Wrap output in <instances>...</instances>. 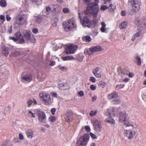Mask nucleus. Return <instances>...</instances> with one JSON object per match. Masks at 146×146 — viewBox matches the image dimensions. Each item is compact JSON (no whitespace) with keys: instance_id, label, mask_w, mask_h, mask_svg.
Masks as SVG:
<instances>
[{"instance_id":"1","label":"nucleus","mask_w":146,"mask_h":146,"mask_svg":"<svg viewBox=\"0 0 146 146\" xmlns=\"http://www.w3.org/2000/svg\"><path fill=\"white\" fill-rule=\"evenodd\" d=\"M99 11V9L98 4L96 3H94L92 4L89 6L88 7L85 11V12L87 15L93 16L94 18L93 22L95 24H96L98 21L96 18L97 16Z\"/></svg>"},{"instance_id":"2","label":"nucleus","mask_w":146,"mask_h":146,"mask_svg":"<svg viewBox=\"0 0 146 146\" xmlns=\"http://www.w3.org/2000/svg\"><path fill=\"white\" fill-rule=\"evenodd\" d=\"M27 17L22 12L20 13L17 17L14 23V26L16 27H20L22 25L27 24Z\"/></svg>"},{"instance_id":"3","label":"nucleus","mask_w":146,"mask_h":146,"mask_svg":"<svg viewBox=\"0 0 146 146\" xmlns=\"http://www.w3.org/2000/svg\"><path fill=\"white\" fill-rule=\"evenodd\" d=\"M137 0H129L128 3L129 5L132 6L133 8L129 12L131 15L135 14L139 10L140 7Z\"/></svg>"},{"instance_id":"4","label":"nucleus","mask_w":146,"mask_h":146,"mask_svg":"<svg viewBox=\"0 0 146 146\" xmlns=\"http://www.w3.org/2000/svg\"><path fill=\"white\" fill-rule=\"evenodd\" d=\"M90 136L88 134H85L81 136L76 143L77 146H86L89 140Z\"/></svg>"},{"instance_id":"5","label":"nucleus","mask_w":146,"mask_h":146,"mask_svg":"<svg viewBox=\"0 0 146 146\" xmlns=\"http://www.w3.org/2000/svg\"><path fill=\"white\" fill-rule=\"evenodd\" d=\"M63 26L65 29H67L68 30L75 28L76 27V24L75 20L72 18L66 21L65 22V24H64Z\"/></svg>"},{"instance_id":"6","label":"nucleus","mask_w":146,"mask_h":146,"mask_svg":"<svg viewBox=\"0 0 146 146\" xmlns=\"http://www.w3.org/2000/svg\"><path fill=\"white\" fill-rule=\"evenodd\" d=\"M37 115L39 121L43 124H45L46 122V117L45 113L38 110L37 111Z\"/></svg>"},{"instance_id":"7","label":"nucleus","mask_w":146,"mask_h":146,"mask_svg":"<svg viewBox=\"0 0 146 146\" xmlns=\"http://www.w3.org/2000/svg\"><path fill=\"white\" fill-rule=\"evenodd\" d=\"M136 129L132 127L129 130H126L125 131V134L128 139H131L133 138L136 133Z\"/></svg>"},{"instance_id":"8","label":"nucleus","mask_w":146,"mask_h":146,"mask_svg":"<svg viewBox=\"0 0 146 146\" xmlns=\"http://www.w3.org/2000/svg\"><path fill=\"white\" fill-rule=\"evenodd\" d=\"M94 127L95 130L98 132L102 131V127L101 122L97 119L91 121Z\"/></svg>"},{"instance_id":"9","label":"nucleus","mask_w":146,"mask_h":146,"mask_svg":"<svg viewBox=\"0 0 146 146\" xmlns=\"http://www.w3.org/2000/svg\"><path fill=\"white\" fill-rule=\"evenodd\" d=\"M39 96L40 97L42 98L46 105H48L51 103L50 96L49 94L40 93Z\"/></svg>"},{"instance_id":"10","label":"nucleus","mask_w":146,"mask_h":146,"mask_svg":"<svg viewBox=\"0 0 146 146\" xmlns=\"http://www.w3.org/2000/svg\"><path fill=\"white\" fill-rule=\"evenodd\" d=\"M31 32L27 31L24 33V36L26 40H29L33 43H35L36 42L34 38L31 37Z\"/></svg>"},{"instance_id":"11","label":"nucleus","mask_w":146,"mask_h":146,"mask_svg":"<svg viewBox=\"0 0 146 146\" xmlns=\"http://www.w3.org/2000/svg\"><path fill=\"white\" fill-rule=\"evenodd\" d=\"M138 27L142 30L146 27V18H144L138 22Z\"/></svg>"},{"instance_id":"12","label":"nucleus","mask_w":146,"mask_h":146,"mask_svg":"<svg viewBox=\"0 0 146 146\" xmlns=\"http://www.w3.org/2000/svg\"><path fill=\"white\" fill-rule=\"evenodd\" d=\"M77 48V46L76 45H73L71 44L68 46V48L69 50V52L68 51V50H67L65 51L66 52L67 54H68L69 53L70 54L74 53L76 49Z\"/></svg>"},{"instance_id":"13","label":"nucleus","mask_w":146,"mask_h":146,"mask_svg":"<svg viewBox=\"0 0 146 146\" xmlns=\"http://www.w3.org/2000/svg\"><path fill=\"white\" fill-rule=\"evenodd\" d=\"M129 117L128 114H127L125 112H121L119 115V120L120 121L122 122L126 119H129Z\"/></svg>"},{"instance_id":"14","label":"nucleus","mask_w":146,"mask_h":146,"mask_svg":"<svg viewBox=\"0 0 146 146\" xmlns=\"http://www.w3.org/2000/svg\"><path fill=\"white\" fill-rule=\"evenodd\" d=\"M65 119L68 122L72 121L73 119L72 113V112H68L65 115Z\"/></svg>"},{"instance_id":"15","label":"nucleus","mask_w":146,"mask_h":146,"mask_svg":"<svg viewBox=\"0 0 146 146\" xmlns=\"http://www.w3.org/2000/svg\"><path fill=\"white\" fill-rule=\"evenodd\" d=\"M34 132L33 130L29 129L26 131V135L27 137L30 139H32L34 135Z\"/></svg>"},{"instance_id":"16","label":"nucleus","mask_w":146,"mask_h":146,"mask_svg":"<svg viewBox=\"0 0 146 146\" xmlns=\"http://www.w3.org/2000/svg\"><path fill=\"white\" fill-rule=\"evenodd\" d=\"M59 88L62 90H66L69 88V86L66 83H61L58 85Z\"/></svg>"},{"instance_id":"17","label":"nucleus","mask_w":146,"mask_h":146,"mask_svg":"<svg viewBox=\"0 0 146 146\" xmlns=\"http://www.w3.org/2000/svg\"><path fill=\"white\" fill-rule=\"evenodd\" d=\"M118 96V94L116 91H114L113 92L109 94L108 95V98L109 100L116 98Z\"/></svg>"},{"instance_id":"18","label":"nucleus","mask_w":146,"mask_h":146,"mask_svg":"<svg viewBox=\"0 0 146 146\" xmlns=\"http://www.w3.org/2000/svg\"><path fill=\"white\" fill-rule=\"evenodd\" d=\"M108 112L109 114V117L112 118L115 115V109L113 108H109L108 109Z\"/></svg>"},{"instance_id":"19","label":"nucleus","mask_w":146,"mask_h":146,"mask_svg":"<svg viewBox=\"0 0 146 146\" xmlns=\"http://www.w3.org/2000/svg\"><path fill=\"white\" fill-rule=\"evenodd\" d=\"M22 78L23 80L26 81L30 82L32 80V78L31 74H29L25 76L22 75Z\"/></svg>"},{"instance_id":"20","label":"nucleus","mask_w":146,"mask_h":146,"mask_svg":"<svg viewBox=\"0 0 146 146\" xmlns=\"http://www.w3.org/2000/svg\"><path fill=\"white\" fill-rule=\"evenodd\" d=\"M90 20L86 16L84 17L83 19V23H82L83 26H87L89 27V26L88 25H87L88 24L90 23Z\"/></svg>"},{"instance_id":"21","label":"nucleus","mask_w":146,"mask_h":146,"mask_svg":"<svg viewBox=\"0 0 146 146\" xmlns=\"http://www.w3.org/2000/svg\"><path fill=\"white\" fill-rule=\"evenodd\" d=\"M128 120L129 119H126L123 121L122 122H123L125 125L127 126H131L134 129L137 128V126L135 125H133L131 124V123H130L128 121Z\"/></svg>"},{"instance_id":"22","label":"nucleus","mask_w":146,"mask_h":146,"mask_svg":"<svg viewBox=\"0 0 146 146\" xmlns=\"http://www.w3.org/2000/svg\"><path fill=\"white\" fill-rule=\"evenodd\" d=\"M2 53L7 56L9 54V48L7 47H3L2 49Z\"/></svg>"},{"instance_id":"23","label":"nucleus","mask_w":146,"mask_h":146,"mask_svg":"<svg viewBox=\"0 0 146 146\" xmlns=\"http://www.w3.org/2000/svg\"><path fill=\"white\" fill-rule=\"evenodd\" d=\"M90 50L92 52H93L94 53L96 52L100 51L102 50L101 47L100 46L90 48Z\"/></svg>"},{"instance_id":"24","label":"nucleus","mask_w":146,"mask_h":146,"mask_svg":"<svg viewBox=\"0 0 146 146\" xmlns=\"http://www.w3.org/2000/svg\"><path fill=\"white\" fill-rule=\"evenodd\" d=\"M10 108L9 107H7L5 108L4 111V115L2 117V114L1 113H0V117H1L3 118L4 116H5L7 114H8L10 112Z\"/></svg>"},{"instance_id":"25","label":"nucleus","mask_w":146,"mask_h":146,"mask_svg":"<svg viewBox=\"0 0 146 146\" xmlns=\"http://www.w3.org/2000/svg\"><path fill=\"white\" fill-rule=\"evenodd\" d=\"M62 58L64 61L68 60H73L75 59L72 56H65L64 57H62Z\"/></svg>"},{"instance_id":"26","label":"nucleus","mask_w":146,"mask_h":146,"mask_svg":"<svg viewBox=\"0 0 146 146\" xmlns=\"http://www.w3.org/2000/svg\"><path fill=\"white\" fill-rule=\"evenodd\" d=\"M102 27L101 29V31L102 32H106V25L105 23L102 22L101 23Z\"/></svg>"},{"instance_id":"27","label":"nucleus","mask_w":146,"mask_h":146,"mask_svg":"<svg viewBox=\"0 0 146 146\" xmlns=\"http://www.w3.org/2000/svg\"><path fill=\"white\" fill-rule=\"evenodd\" d=\"M15 37L17 39V41L19 39L22 38V36L21 33L19 32H17L15 35Z\"/></svg>"},{"instance_id":"28","label":"nucleus","mask_w":146,"mask_h":146,"mask_svg":"<svg viewBox=\"0 0 146 146\" xmlns=\"http://www.w3.org/2000/svg\"><path fill=\"white\" fill-rule=\"evenodd\" d=\"M111 103L113 105H117L121 103V101L118 99L114 100L111 101Z\"/></svg>"},{"instance_id":"29","label":"nucleus","mask_w":146,"mask_h":146,"mask_svg":"<svg viewBox=\"0 0 146 146\" xmlns=\"http://www.w3.org/2000/svg\"><path fill=\"white\" fill-rule=\"evenodd\" d=\"M84 40L86 41V42H90L92 40L91 38L89 36H84L83 38Z\"/></svg>"},{"instance_id":"30","label":"nucleus","mask_w":146,"mask_h":146,"mask_svg":"<svg viewBox=\"0 0 146 146\" xmlns=\"http://www.w3.org/2000/svg\"><path fill=\"white\" fill-rule=\"evenodd\" d=\"M127 23L126 22L124 21L121 23V24L119 26V27L121 29H123L125 28L127 26Z\"/></svg>"},{"instance_id":"31","label":"nucleus","mask_w":146,"mask_h":146,"mask_svg":"<svg viewBox=\"0 0 146 146\" xmlns=\"http://www.w3.org/2000/svg\"><path fill=\"white\" fill-rule=\"evenodd\" d=\"M137 61V65L138 66H140L141 65V58L139 56H137L135 58Z\"/></svg>"},{"instance_id":"32","label":"nucleus","mask_w":146,"mask_h":146,"mask_svg":"<svg viewBox=\"0 0 146 146\" xmlns=\"http://www.w3.org/2000/svg\"><path fill=\"white\" fill-rule=\"evenodd\" d=\"M0 5L2 7H5L6 6V2L5 0H1L0 1Z\"/></svg>"},{"instance_id":"33","label":"nucleus","mask_w":146,"mask_h":146,"mask_svg":"<svg viewBox=\"0 0 146 146\" xmlns=\"http://www.w3.org/2000/svg\"><path fill=\"white\" fill-rule=\"evenodd\" d=\"M98 85L103 88H104L106 86V83L103 81H101L98 83Z\"/></svg>"},{"instance_id":"34","label":"nucleus","mask_w":146,"mask_h":146,"mask_svg":"<svg viewBox=\"0 0 146 146\" xmlns=\"http://www.w3.org/2000/svg\"><path fill=\"white\" fill-rule=\"evenodd\" d=\"M42 18L40 17H36V21L38 23H40L42 21Z\"/></svg>"},{"instance_id":"35","label":"nucleus","mask_w":146,"mask_h":146,"mask_svg":"<svg viewBox=\"0 0 146 146\" xmlns=\"http://www.w3.org/2000/svg\"><path fill=\"white\" fill-rule=\"evenodd\" d=\"M106 122L108 123L111 124H114L115 123V121L113 119H110V120L106 119Z\"/></svg>"},{"instance_id":"36","label":"nucleus","mask_w":146,"mask_h":146,"mask_svg":"<svg viewBox=\"0 0 146 146\" xmlns=\"http://www.w3.org/2000/svg\"><path fill=\"white\" fill-rule=\"evenodd\" d=\"M84 3L88 5H89L88 7L89 6L92 4L94 3H97L98 4V3H97L96 2H95L94 3H90V2L91 1V0H84Z\"/></svg>"},{"instance_id":"37","label":"nucleus","mask_w":146,"mask_h":146,"mask_svg":"<svg viewBox=\"0 0 146 146\" xmlns=\"http://www.w3.org/2000/svg\"><path fill=\"white\" fill-rule=\"evenodd\" d=\"M18 40H19L18 43H19L21 44H24L25 42V39L23 37V36H22V38L19 39Z\"/></svg>"},{"instance_id":"38","label":"nucleus","mask_w":146,"mask_h":146,"mask_svg":"<svg viewBox=\"0 0 146 146\" xmlns=\"http://www.w3.org/2000/svg\"><path fill=\"white\" fill-rule=\"evenodd\" d=\"M97 112V111L96 110L95 111H91L90 113V115L91 116H93L95 115Z\"/></svg>"},{"instance_id":"39","label":"nucleus","mask_w":146,"mask_h":146,"mask_svg":"<svg viewBox=\"0 0 146 146\" xmlns=\"http://www.w3.org/2000/svg\"><path fill=\"white\" fill-rule=\"evenodd\" d=\"M46 11L47 12V14H49L52 11L51 8L50 7H47L46 8Z\"/></svg>"},{"instance_id":"40","label":"nucleus","mask_w":146,"mask_h":146,"mask_svg":"<svg viewBox=\"0 0 146 146\" xmlns=\"http://www.w3.org/2000/svg\"><path fill=\"white\" fill-rule=\"evenodd\" d=\"M56 119L55 117L54 116H51L49 118V120L52 122H54Z\"/></svg>"},{"instance_id":"41","label":"nucleus","mask_w":146,"mask_h":146,"mask_svg":"<svg viewBox=\"0 0 146 146\" xmlns=\"http://www.w3.org/2000/svg\"><path fill=\"white\" fill-rule=\"evenodd\" d=\"M63 11L64 13H67L69 12V9L68 8H64L63 9Z\"/></svg>"},{"instance_id":"42","label":"nucleus","mask_w":146,"mask_h":146,"mask_svg":"<svg viewBox=\"0 0 146 146\" xmlns=\"http://www.w3.org/2000/svg\"><path fill=\"white\" fill-rule=\"evenodd\" d=\"M59 68L62 71L66 70V68L64 66H62L61 65H59L58 66Z\"/></svg>"},{"instance_id":"43","label":"nucleus","mask_w":146,"mask_h":146,"mask_svg":"<svg viewBox=\"0 0 146 146\" xmlns=\"http://www.w3.org/2000/svg\"><path fill=\"white\" fill-rule=\"evenodd\" d=\"M86 52L87 54L89 55L94 53L93 52H92L91 50H90V48H89V50H87Z\"/></svg>"},{"instance_id":"44","label":"nucleus","mask_w":146,"mask_h":146,"mask_svg":"<svg viewBox=\"0 0 146 146\" xmlns=\"http://www.w3.org/2000/svg\"><path fill=\"white\" fill-rule=\"evenodd\" d=\"M9 38L10 40H11L14 41L15 42H17V39L15 37H12V36H10L9 37Z\"/></svg>"},{"instance_id":"45","label":"nucleus","mask_w":146,"mask_h":146,"mask_svg":"<svg viewBox=\"0 0 146 146\" xmlns=\"http://www.w3.org/2000/svg\"><path fill=\"white\" fill-rule=\"evenodd\" d=\"M56 110V109L55 108H52L51 109L50 111L52 115H54L55 114Z\"/></svg>"},{"instance_id":"46","label":"nucleus","mask_w":146,"mask_h":146,"mask_svg":"<svg viewBox=\"0 0 146 146\" xmlns=\"http://www.w3.org/2000/svg\"><path fill=\"white\" fill-rule=\"evenodd\" d=\"M90 80L93 82H95L96 81L95 78L93 77H90L89 79Z\"/></svg>"},{"instance_id":"47","label":"nucleus","mask_w":146,"mask_h":146,"mask_svg":"<svg viewBox=\"0 0 146 146\" xmlns=\"http://www.w3.org/2000/svg\"><path fill=\"white\" fill-rule=\"evenodd\" d=\"M108 8V6L107 5L102 6L101 7V9L102 10H105Z\"/></svg>"},{"instance_id":"48","label":"nucleus","mask_w":146,"mask_h":146,"mask_svg":"<svg viewBox=\"0 0 146 146\" xmlns=\"http://www.w3.org/2000/svg\"><path fill=\"white\" fill-rule=\"evenodd\" d=\"M90 88L92 90H94L96 89V86L94 85H92L90 86Z\"/></svg>"},{"instance_id":"49","label":"nucleus","mask_w":146,"mask_h":146,"mask_svg":"<svg viewBox=\"0 0 146 146\" xmlns=\"http://www.w3.org/2000/svg\"><path fill=\"white\" fill-rule=\"evenodd\" d=\"M86 130L88 132H89L90 131V129L89 126H86L85 127Z\"/></svg>"},{"instance_id":"50","label":"nucleus","mask_w":146,"mask_h":146,"mask_svg":"<svg viewBox=\"0 0 146 146\" xmlns=\"http://www.w3.org/2000/svg\"><path fill=\"white\" fill-rule=\"evenodd\" d=\"M125 86L124 84L121 85L119 84L117 85L116 86V88H118V89H120L123 87Z\"/></svg>"},{"instance_id":"51","label":"nucleus","mask_w":146,"mask_h":146,"mask_svg":"<svg viewBox=\"0 0 146 146\" xmlns=\"http://www.w3.org/2000/svg\"><path fill=\"white\" fill-rule=\"evenodd\" d=\"M141 35V33L140 32L137 33L134 35V38L139 36H140Z\"/></svg>"},{"instance_id":"52","label":"nucleus","mask_w":146,"mask_h":146,"mask_svg":"<svg viewBox=\"0 0 146 146\" xmlns=\"http://www.w3.org/2000/svg\"><path fill=\"white\" fill-rule=\"evenodd\" d=\"M90 135L92 137L93 139H96L97 138L96 136L94 134L92 133H90Z\"/></svg>"},{"instance_id":"53","label":"nucleus","mask_w":146,"mask_h":146,"mask_svg":"<svg viewBox=\"0 0 146 146\" xmlns=\"http://www.w3.org/2000/svg\"><path fill=\"white\" fill-rule=\"evenodd\" d=\"M78 94L81 97H83L84 96V93L82 91H81L78 92Z\"/></svg>"},{"instance_id":"54","label":"nucleus","mask_w":146,"mask_h":146,"mask_svg":"<svg viewBox=\"0 0 146 146\" xmlns=\"http://www.w3.org/2000/svg\"><path fill=\"white\" fill-rule=\"evenodd\" d=\"M19 138L21 140H23L24 139V137L22 134L20 133L19 134Z\"/></svg>"},{"instance_id":"55","label":"nucleus","mask_w":146,"mask_h":146,"mask_svg":"<svg viewBox=\"0 0 146 146\" xmlns=\"http://www.w3.org/2000/svg\"><path fill=\"white\" fill-rule=\"evenodd\" d=\"M38 29L37 28L34 29H33L32 32L35 34H36L38 32Z\"/></svg>"},{"instance_id":"56","label":"nucleus","mask_w":146,"mask_h":146,"mask_svg":"<svg viewBox=\"0 0 146 146\" xmlns=\"http://www.w3.org/2000/svg\"><path fill=\"white\" fill-rule=\"evenodd\" d=\"M12 26H11L8 29V31L10 34H11L12 32Z\"/></svg>"},{"instance_id":"57","label":"nucleus","mask_w":146,"mask_h":146,"mask_svg":"<svg viewBox=\"0 0 146 146\" xmlns=\"http://www.w3.org/2000/svg\"><path fill=\"white\" fill-rule=\"evenodd\" d=\"M19 54V52L17 51H15L13 55L15 56H17Z\"/></svg>"},{"instance_id":"58","label":"nucleus","mask_w":146,"mask_h":146,"mask_svg":"<svg viewBox=\"0 0 146 146\" xmlns=\"http://www.w3.org/2000/svg\"><path fill=\"white\" fill-rule=\"evenodd\" d=\"M33 102L31 100H29L27 101V103L29 105H31Z\"/></svg>"},{"instance_id":"59","label":"nucleus","mask_w":146,"mask_h":146,"mask_svg":"<svg viewBox=\"0 0 146 146\" xmlns=\"http://www.w3.org/2000/svg\"><path fill=\"white\" fill-rule=\"evenodd\" d=\"M108 8L112 10H113L114 9L115 7H113V5L111 4H110L109 7H108Z\"/></svg>"},{"instance_id":"60","label":"nucleus","mask_w":146,"mask_h":146,"mask_svg":"<svg viewBox=\"0 0 146 146\" xmlns=\"http://www.w3.org/2000/svg\"><path fill=\"white\" fill-rule=\"evenodd\" d=\"M6 19L8 21H9L11 19V17H10L8 15H6Z\"/></svg>"},{"instance_id":"61","label":"nucleus","mask_w":146,"mask_h":146,"mask_svg":"<svg viewBox=\"0 0 146 146\" xmlns=\"http://www.w3.org/2000/svg\"><path fill=\"white\" fill-rule=\"evenodd\" d=\"M94 76L97 78H100L101 77V74L98 73L97 74H96V75H94Z\"/></svg>"},{"instance_id":"62","label":"nucleus","mask_w":146,"mask_h":146,"mask_svg":"<svg viewBox=\"0 0 146 146\" xmlns=\"http://www.w3.org/2000/svg\"><path fill=\"white\" fill-rule=\"evenodd\" d=\"M126 13L125 11H121V15L123 16H125L126 15Z\"/></svg>"},{"instance_id":"63","label":"nucleus","mask_w":146,"mask_h":146,"mask_svg":"<svg viewBox=\"0 0 146 146\" xmlns=\"http://www.w3.org/2000/svg\"><path fill=\"white\" fill-rule=\"evenodd\" d=\"M0 19L3 20H5V18L4 16L3 15H1L0 16Z\"/></svg>"},{"instance_id":"64","label":"nucleus","mask_w":146,"mask_h":146,"mask_svg":"<svg viewBox=\"0 0 146 146\" xmlns=\"http://www.w3.org/2000/svg\"><path fill=\"white\" fill-rule=\"evenodd\" d=\"M97 97L96 96H94V97L92 98V101L94 102L96 100Z\"/></svg>"}]
</instances>
